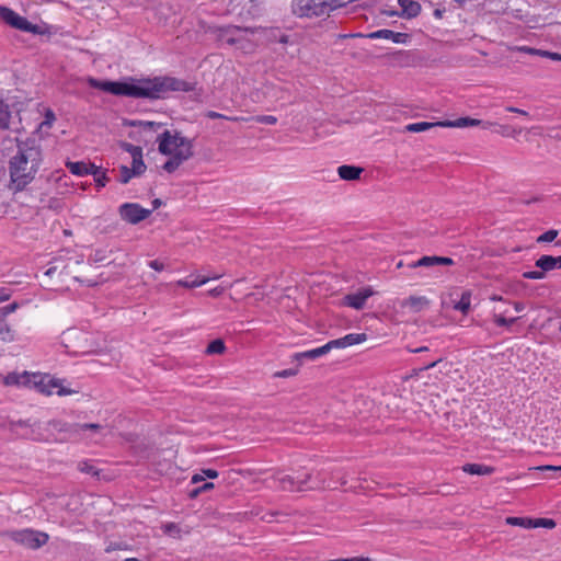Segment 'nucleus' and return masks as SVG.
<instances>
[{
	"label": "nucleus",
	"mask_w": 561,
	"mask_h": 561,
	"mask_svg": "<svg viewBox=\"0 0 561 561\" xmlns=\"http://www.w3.org/2000/svg\"><path fill=\"white\" fill-rule=\"evenodd\" d=\"M19 305L18 302H12L10 305H7L2 308H0V313L2 316V319L4 317H7L8 314L12 313L13 311H15L18 309Z\"/></svg>",
	"instance_id": "50"
},
{
	"label": "nucleus",
	"mask_w": 561,
	"mask_h": 561,
	"mask_svg": "<svg viewBox=\"0 0 561 561\" xmlns=\"http://www.w3.org/2000/svg\"><path fill=\"white\" fill-rule=\"evenodd\" d=\"M119 182L123 183V184H126L129 182V180L133 178V176H136L134 171H131V169H129L128 167L126 165H122L119 168Z\"/></svg>",
	"instance_id": "40"
},
{
	"label": "nucleus",
	"mask_w": 561,
	"mask_h": 561,
	"mask_svg": "<svg viewBox=\"0 0 561 561\" xmlns=\"http://www.w3.org/2000/svg\"><path fill=\"white\" fill-rule=\"evenodd\" d=\"M324 347L328 353L333 348H344L341 337L336 339V340L329 341L327 344H324Z\"/></svg>",
	"instance_id": "51"
},
{
	"label": "nucleus",
	"mask_w": 561,
	"mask_h": 561,
	"mask_svg": "<svg viewBox=\"0 0 561 561\" xmlns=\"http://www.w3.org/2000/svg\"><path fill=\"white\" fill-rule=\"evenodd\" d=\"M325 354H328V352H327L324 345H322V346L313 348V350L296 353V354H294L293 357L295 360H298V362H300L301 359L314 360Z\"/></svg>",
	"instance_id": "22"
},
{
	"label": "nucleus",
	"mask_w": 561,
	"mask_h": 561,
	"mask_svg": "<svg viewBox=\"0 0 561 561\" xmlns=\"http://www.w3.org/2000/svg\"><path fill=\"white\" fill-rule=\"evenodd\" d=\"M506 111L510 112V113H516V114H519V115L528 116V112H526V111H524L522 108L514 107V106H507Z\"/></svg>",
	"instance_id": "60"
},
{
	"label": "nucleus",
	"mask_w": 561,
	"mask_h": 561,
	"mask_svg": "<svg viewBox=\"0 0 561 561\" xmlns=\"http://www.w3.org/2000/svg\"><path fill=\"white\" fill-rule=\"evenodd\" d=\"M206 116L210 119H218V118H224V119H230V121H237L238 118L237 117H228L224 114H220L218 112H215V111H209L207 112Z\"/></svg>",
	"instance_id": "52"
},
{
	"label": "nucleus",
	"mask_w": 561,
	"mask_h": 561,
	"mask_svg": "<svg viewBox=\"0 0 561 561\" xmlns=\"http://www.w3.org/2000/svg\"><path fill=\"white\" fill-rule=\"evenodd\" d=\"M48 428H51L53 431L59 432V433H67L69 434V437H77L81 432L83 431H93V432H100L103 426L98 423H66L58 420L49 421L46 424L45 431H48Z\"/></svg>",
	"instance_id": "7"
},
{
	"label": "nucleus",
	"mask_w": 561,
	"mask_h": 561,
	"mask_svg": "<svg viewBox=\"0 0 561 561\" xmlns=\"http://www.w3.org/2000/svg\"><path fill=\"white\" fill-rule=\"evenodd\" d=\"M515 321H516V318L506 319L505 317H503L501 314L494 316V323L499 327H508V325L513 324Z\"/></svg>",
	"instance_id": "42"
},
{
	"label": "nucleus",
	"mask_w": 561,
	"mask_h": 561,
	"mask_svg": "<svg viewBox=\"0 0 561 561\" xmlns=\"http://www.w3.org/2000/svg\"><path fill=\"white\" fill-rule=\"evenodd\" d=\"M148 265H149L152 270H154V271H157V272H161V271H163V270H164V265H163V263H161V262H160V261H158V260H152V261H150V262L148 263Z\"/></svg>",
	"instance_id": "55"
},
{
	"label": "nucleus",
	"mask_w": 561,
	"mask_h": 561,
	"mask_svg": "<svg viewBox=\"0 0 561 561\" xmlns=\"http://www.w3.org/2000/svg\"><path fill=\"white\" fill-rule=\"evenodd\" d=\"M126 150L131 154V157L134 158V154L137 153V150L139 152V154H142V149L138 146H134L131 144H126Z\"/></svg>",
	"instance_id": "56"
},
{
	"label": "nucleus",
	"mask_w": 561,
	"mask_h": 561,
	"mask_svg": "<svg viewBox=\"0 0 561 561\" xmlns=\"http://www.w3.org/2000/svg\"><path fill=\"white\" fill-rule=\"evenodd\" d=\"M558 230L556 229H550L546 232H543L542 234H540L538 238H537V242L538 243H547V242H552L557 237H558Z\"/></svg>",
	"instance_id": "38"
},
{
	"label": "nucleus",
	"mask_w": 561,
	"mask_h": 561,
	"mask_svg": "<svg viewBox=\"0 0 561 561\" xmlns=\"http://www.w3.org/2000/svg\"><path fill=\"white\" fill-rule=\"evenodd\" d=\"M329 0H293L291 12L298 18H318L329 14Z\"/></svg>",
	"instance_id": "6"
},
{
	"label": "nucleus",
	"mask_w": 561,
	"mask_h": 561,
	"mask_svg": "<svg viewBox=\"0 0 561 561\" xmlns=\"http://www.w3.org/2000/svg\"><path fill=\"white\" fill-rule=\"evenodd\" d=\"M495 125L492 122H484L481 119H476L471 117H460L455 121H440V127H471V126H481L483 129H489L491 126Z\"/></svg>",
	"instance_id": "13"
},
{
	"label": "nucleus",
	"mask_w": 561,
	"mask_h": 561,
	"mask_svg": "<svg viewBox=\"0 0 561 561\" xmlns=\"http://www.w3.org/2000/svg\"><path fill=\"white\" fill-rule=\"evenodd\" d=\"M535 470L542 471V472H561V466H552V465H543L538 466L534 468Z\"/></svg>",
	"instance_id": "48"
},
{
	"label": "nucleus",
	"mask_w": 561,
	"mask_h": 561,
	"mask_svg": "<svg viewBox=\"0 0 561 561\" xmlns=\"http://www.w3.org/2000/svg\"><path fill=\"white\" fill-rule=\"evenodd\" d=\"M310 478V473H305L304 476L297 478L289 474H276L273 477V481L276 482L279 485V488L284 491L299 492L304 490V485L308 483Z\"/></svg>",
	"instance_id": "10"
},
{
	"label": "nucleus",
	"mask_w": 561,
	"mask_h": 561,
	"mask_svg": "<svg viewBox=\"0 0 561 561\" xmlns=\"http://www.w3.org/2000/svg\"><path fill=\"white\" fill-rule=\"evenodd\" d=\"M374 290L370 286L363 287L356 293L348 294L344 297V305L356 310H362L369 297L374 295Z\"/></svg>",
	"instance_id": "12"
},
{
	"label": "nucleus",
	"mask_w": 561,
	"mask_h": 561,
	"mask_svg": "<svg viewBox=\"0 0 561 561\" xmlns=\"http://www.w3.org/2000/svg\"><path fill=\"white\" fill-rule=\"evenodd\" d=\"M161 529L163 531L164 535L167 536H170L172 538H181V528L178 524L175 523H165L161 526Z\"/></svg>",
	"instance_id": "29"
},
{
	"label": "nucleus",
	"mask_w": 561,
	"mask_h": 561,
	"mask_svg": "<svg viewBox=\"0 0 561 561\" xmlns=\"http://www.w3.org/2000/svg\"><path fill=\"white\" fill-rule=\"evenodd\" d=\"M1 536L9 538L20 546L33 550L45 546L49 540V535L47 533L32 528L7 530L1 533Z\"/></svg>",
	"instance_id": "4"
},
{
	"label": "nucleus",
	"mask_w": 561,
	"mask_h": 561,
	"mask_svg": "<svg viewBox=\"0 0 561 561\" xmlns=\"http://www.w3.org/2000/svg\"><path fill=\"white\" fill-rule=\"evenodd\" d=\"M363 172H364V169L360 167H356V165L343 164L337 168L339 176L345 181L358 180Z\"/></svg>",
	"instance_id": "18"
},
{
	"label": "nucleus",
	"mask_w": 561,
	"mask_h": 561,
	"mask_svg": "<svg viewBox=\"0 0 561 561\" xmlns=\"http://www.w3.org/2000/svg\"><path fill=\"white\" fill-rule=\"evenodd\" d=\"M94 178L96 186L104 187L107 182L110 181L108 176L106 175V171L103 170L101 167L93 165L91 173Z\"/></svg>",
	"instance_id": "26"
},
{
	"label": "nucleus",
	"mask_w": 561,
	"mask_h": 561,
	"mask_svg": "<svg viewBox=\"0 0 561 561\" xmlns=\"http://www.w3.org/2000/svg\"><path fill=\"white\" fill-rule=\"evenodd\" d=\"M193 150L190 147L178 150L172 157L162 165V169L168 173H172L179 169V167L191 157H193Z\"/></svg>",
	"instance_id": "14"
},
{
	"label": "nucleus",
	"mask_w": 561,
	"mask_h": 561,
	"mask_svg": "<svg viewBox=\"0 0 561 561\" xmlns=\"http://www.w3.org/2000/svg\"><path fill=\"white\" fill-rule=\"evenodd\" d=\"M69 275L67 271V266L62 264V262H57L54 265L49 266L44 273L45 277H56L59 280H64V277Z\"/></svg>",
	"instance_id": "23"
},
{
	"label": "nucleus",
	"mask_w": 561,
	"mask_h": 561,
	"mask_svg": "<svg viewBox=\"0 0 561 561\" xmlns=\"http://www.w3.org/2000/svg\"><path fill=\"white\" fill-rule=\"evenodd\" d=\"M207 280H208V278H206V277L196 278L194 280L180 279L176 282V285L184 287V288H196V287H199V286L206 284Z\"/></svg>",
	"instance_id": "35"
},
{
	"label": "nucleus",
	"mask_w": 561,
	"mask_h": 561,
	"mask_svg": "<svg viewBox=\"0 0 561 561\" xmlns=\"http://www.w3.org/2000/svg\"><path fill=\"white\" fill-rule=\"evenodd\" d=\"M440 122H436V123H430V122H419V123H412V124H408L405 127H404V131H409V133H422V131H426L433 127H436V126H439Z\"/></svg>",
	"instance_id": "25"
},
{
	"label": "nucleus",
	"mask_w": 561,
	"mask_h": 561,
	"mask_svg": "<svg viewBox=\"0 0 561 561\" xmlns=\"http://www.w3.org/2000/svg\"><path fill=\"white\" fill-rule=\"evenodd\" d=\"M203 473L209 479H216L219 476L215 469H204Z\"/></svg>",
	"instance_id": "58"
},
{
	"label": "nucleus",
	"mask_w": 561,
	"mask_h": 561,
	"mask_svg": "<svg viewBox=\"0 0 561 561\" xmlns=\"http://www.w3.org/2000/svg\"><path fill=\"white\" fill-rule=\"evenodd\" d=\"M18 427H26L28 431L23 435L25 438L34 440H48V436L42 433V424L39 422L31 423L30 420L10 421L9 428L11 432H16Z\"/></svg>",
	"instance_id": "11"
},
{
	"label": "nucleus",
	"mask_w": 561,
	"mask_h": 561,
	"mask_svg": "<svg viewBox=\"0 0 561 561\" xmlns=\"http://www.w3.org/2000/svg\"><path fill=\"white\" fill-rule=\"evenodd\" d=\"M471 295L470 290L462 291L460 300L454 305V309L465 316L468 314L471 309Z\"/></svg>",
	"instance_id": "24"
},
{
	"label": "nucleus",
	"mask_w": 561,
	"mask_h": 561,
	"mask_svg": "<svg viewBox=\"0 0 561 561\" xmlns=\"http://www.w3.org/2000/svg\"><path fill=\"white\" fill-rule=\"evenodd\" d=\"M506 524L512 526H519L524 528H533V518L528 517H507Z\"/></svg>",
	"instance_id": "31"
},
{
	"label": "nucleus",
	"mask_w": 561,
	"mask_h": 561,
	"mask_svg": "<svg viewBox=\"0 0 561 561\" xmlns=\"http://www.w3.org/2000/svg\"><path fill=\"white\" fill-rule=\"evenodd\" d=\"M139 124L153 130L161 127V124L154 122H140Z\"/></svg>",
	"instance_id": "59"
},
{
	"label": "nucleus",
	"mask_w": 561,
	"mask_h": 561,
	"mask_svg": "<svg viewBox=\"0 0 561 561\" xmlns=\"http://www.w3.org/2000/svg\"><path fill=\"white\" fill-rule=\"evenodd\" d=\"M403 14L408 18H415L421 13V4L414 0H398Z\"/></svg>",
	"instance_id": "20"
},
{
	"label": "nucleus",
	"mask_w": 561,
	"mask_h": 561,
	"mask_svg": "<svg viewBox=\"0 0 561 561\" xmlns=\"http://www.w3.org/2000/svg\"><path fill=\"white\" fill-rule=\"evenodd\" d=\"M73 278H75V280L80 282V283H84V284H87V285H88V286H90V287H91V286H95V285L98 284V282H95V280L82 279V278L77 277V276H76V277H73Z\"/></svg>",
	"instance_id": "62"
},
{
	"label": "nucleus",
	"mask_w": 561,
	"mask_h": 561,
	"mask_svg": "<svg viewBox=\"0 0 561 561\" xmlns=\"http://www.w3.org/2000/svg\"><path fill=\"white\" fill-rule=\"evenodd\" d=\"M444 13H445V9H444V8H443V9L437 8V9H435V10H434V12H433V14H434V16H435L436 19H442V18H443V15H444Z\"/></svg>",
	"instance_id": "63"
},
{
	"label": "nucleus",
	"mask_w": 561,
	"mask_h": 561,
	"mask_svg": "<svg viewBox=\"0 0 561 561\" xmlns=\"http://www.w3.org/2000/svg\"><path fill=\"white\" fill-rule=\"evenodd\" d=\"M91 84L114 95L150 100L162 99L170 91L190 92L193 90L190 82L172 77H156L131 83L92 79Z\"/></svg>",
	"instance_id": "1"
},
{
	"label": "nucleus",
	"mask_w": 561,
	"mask_h": 561,
	"mask_svg": "<svg viewBox=\"0 0 561 561\" xmlns=\"http://www.w3.org/2000/svg\"><path fill=\"white\" fill-rule=\"evenodd\" d=\"M455 262L451 257L447 256H422L420 260L409 263L408 266L411 268L416 267H432L434 265H454Z\"/></svg>",
	"instance_id": "16"
},
{
	"label": "nucleus",
	"mask_w": 561,
	"mask_h": 561,
	"mask_svg": "<svg viewBox=\"0 0 561 561\" xmlns=\"http://www.w3.org/2000/svg\"><path fill=\"white\" fill-rule=\"evenodd\" d=\"M255 121L261 124L274 125L277 123V118L273 115H260L256 116Z\"/></svg>",
	"instance_id": "47"
},
{
	"label": "nucleus",
	"mask_w": 561,
	"mask_h": 561,
	"mask_svg": "<svg viewBox=\"0 0 561 561\" xmlns=\"http://www.w3.org/2000/svg\"><path fill=\"white\" fill-rule=\"evenodd\" d=\"M218 38L230 46L237 45L244 39V36L240 35V28L238 25H227L218 28Z\"/></svg>",
	"instance_id": "15"
},
{
	"label": "nucleus",
	"mask_w": 561,
	"mask_h": 561,
	"mask_svg": "<svg viewBox=\"0 0 561 561\" xmlns=\"http://www.w3.org/2000/svg\"><path fill=\"white\" fill-rule=\"evenodd\" d=\"M512 50L537 56H541L542 51V49H537L528 46H515L512 48Z\"/></svg>",
	"instance_id": "41"
},
{
	"label": "nucleus",
	"mask_w": 561,
	"mask_h": 561,
	"mask_svg": "<svg viewBox=\"0 0 561 561\" xmlns=\"http://www.w3.org/2000/svg\"><path fill=\"white\" fill-rule=\"evenodd\" d=\"M367 340L366 333H350L341 337L344 347H348L355 344L363 343Z\"/></svg>",
	"instance_id": "27"
},
{
	"label": "nucleus",
	"mask_w": 561,
	"mask_h": 561,
	"mask_svg": "<svg viewBox=\"0 0 561 561\" xmlns=\"http://www.w3.org/2000/svg\"><path fill=\"white\" fill-rule=\"evenodd\" d=\"M66 165L72 174L82 176V175L90 174L94 164L85 163L82 161H77V162L68 161L66 163Z\"/></svg>",
	"instance_id": "21"
},
{
	"label": "nucleus",
	"mask_w": 561,
	"mask_h": 561,
	"mask_svg": "<svg viewBox=\"0 0 561 561\" xmlns=\"http://www.w3.org/2000/svg\"><path fill=\"white\" fill-rule=\"evenodd\" d=\"M11 112L9 105L0 100V129H8L10 127Z\"/></svg>",
	"instance_id": "28"
},
{
	"label": "nucleus",
	"mask_w": 561,
	"mask_h": 561,
	"mask_svg": "<svg viewBox=\"0 0 561 561\" xmlns=\"http://www.w3.org/2000/svg\"><path fill=\"white\" fill-rule=\"evenodd\" d=\"M5 386H23L28 388H35L39 392L50 396L53 393L59 397L71 394L73 391L67 389L60 385V380L51 378L48 375L30 374L27 371L9 373L3 377L2 380Z\"/></svg>",
	"instance_id": "3"
},
{
	"label": "nucleus",
	"mask_w": 561,
	"mask_h": 561,
	"mask_svg": "<svg viewBox=\"0 0 561 561\" xmlns=\"http://www.w3.org/2000/svg\"><path fill=\"white\" fill-rule=\"evenodd\" d=\"M157 141L159 144V151L164 156L174 154L178 150L190 147V150H193L192 140L181 135L180 131L172 133L169 129H165L161 133Z\"/></svg>",
	"instance_id": "5"
},
{
	"label": "nucleus",
	"mask_w": 561,
	"mask_h": 561,
	"mask_svg": "<svg viewBox=\"0 0 561 561\" xmlns=\"http://www.w3.org/2000/svg\"><path fill=\"white\" fill-rule=\"evenodd\" d=\"M297 374H298V369L288 368V369L276 371L274 374V377H276V378H288V377L296 376Z\"/></svg>",
	"instance_id": "46"
},
{
	"label": "nucleus",
	"mask_w": 561,
	"mask_h": 561,
	"mask_svg": "<svg viewBox=\"0 0 561 561\" xmlns=\"http://www.w3.org/2000/svg\"><path fill=\"white\" fill-rule=\"evenodd\" d=\"M439 362H442V358L435 359V360L422 366L421 368H419V371H424V370L431 369V368L435 367Z\"/></svg>",
	"instance_id": "61"
},
{
	"label": "nucleus",
	"mask_w": 561,
	"mask_h": 561,
	"mask_svg": "<svg viewBox=\"0 0 561 561\" xmlns=\"http://www.w3.org/2000/svg\"><path fill=\"white\" fill-rule=\"evenodd\" d=\"M152 210L144 208L137 203H125L119 206L118 214L121 218L131 225L139 224L151 215Z\"/></svg>",
	"instance_id": "9"
},
{
	"label": "nucleus",
	"mask_w": 561,
	"mask_h": 561,
	"mask_svg": "<svg viewBox=\"0 0 561 561\" xmlns=\"http://www.w3.org/2000/svg\"><path fill=\"white\" fill-rule=\"evenodd\" d=\"M226 350L225 343L220 339L211 341L206 347V354H222Z\"/></svg>",
	"instance_id": "30"
},
{
	"label": "nucleus",
	"mask_w": 561,
	"mask_h": 561,
	"mask_svg": "<svg viewBox=\"0 0 561 561\" xmlns=\"http://www.w3.org/2000/svg\"><path fill=\"white\" fill-rule=\"evenodd\" d=\"M536 267L542 271H552L561 268V255L552 256V255H541L535 263Z\"/></svg>",
	"instance_id": "17"
},
{
	"label": "nucleus",
	"mask_w": 561,
	"mask_h": 561,
	"mask_svg": "<svg viewBox=\"0 0 561 561\" xmlns=\"http://www.w3.org/2000/svg\"><path fill=\"white\" fill-rule=\"evenodd\" d=\"M391 36V30L382 28L375 32H371L369 34L364 35V37L370 38V39H390Z\"/></svg>",
	"instance_id": "37"
},
{
	"label": "nucleus",
	"mask_w": 561,
	"mask_h": 561,
	"mask_svg": "<svg viewBox=\"0 0 561 561\" xmlns=\"http://www.w3.org/2000/svg\"><path fill=\"white\" fill-rule=\"evenodd\" d=\"M549 136L556 139H561V128L552 127L549 130Z\"/></svg>",
	"instance_id": "57"
},
{
	"label": "nucleus",
	"mask_w": 561,
	"mask_h": 561,
	"mask_svg": "<svg viewBox=\"0 0 561 561\" xmlns=\"http://www.w3.org/2000/svg\"><path fill=\"white\" fill-rule=\"evenodd\" d=\"M352 0H329V13L351 3Z\"/></svg>",
	"instance_id": "44"
},
{
	"label": "nucleus",
	"mask_w": 561,
	"mask_h": 561,
	"mask_svg": "<svg viewBox=\"0 0 561 561\" xmlns=\"http://www.w3.org/2000/svg\"><path fill=\"white\" fill-rule=\"evenodd\" d=\"M409 304L412 306V307H416L419 305H425L427 304V300L425 297H414V296H411L409 298Z\"/></svg>",
	"instance_id": "53"
},
{
	"label": "nucleus",
	"mask_w": 561,
	"mask_h": 561,
	"mask_svg": "<svg viewBox=\"0 0 561 561\" xmlns=\"http://www.w3.org/2000/svg\"><path fill=\"white\" fill-rule=\"evenodd\" d=\"M131 171H134L135 175H141L146 171V164L142 160V154H139L137 151L136 154H134Z\"/></svg>",
	"instance_id": "32"
},
{
	"label": "nucleus",
	"mask_w": 561,
	"mask_h": 561,
	"mask_svg": "<svg viewBox=\"0 0 561 561\" xmlns=\"http://www.w3.org/2000/svg\"><path fill=\"white\" fill-rule=\"evenodd\" d=\"M541 57L550 58L552 60L561 61V54L559 53H552L548 50L541 51Z\"/></svg>",
	"instance_id": "54"
},
{
	"label": "nucleus",
	"mask_w": 561,
	"mask_h": 561,
	"mask_svg": "<svg viewBox=\"0 0 561 561\" xmlns=\"http://www.w3.org/2000/svg\"><path fill=\"white\" fill-rule=\"evenodd\" d=\"M547 271H528L523 273V277L526 279H542Z\"/></svg>",
	"instance_id": "43"
},
{
	"label": "nucleus",
	"mask_w": 561,
	"mask_h": 561,
	"mask_svg": "<svg viewBox=\"0 0 561 561\" xmlns=\"http://www.w3.org/2000/svg\"><path fill=\"white\" fill-rule=\"evenodd\" d=\"M42 161V149L35 139L19 142L9 161L10 188L16 192L25 188L35 179Z\"/></svg>",
	"instance_id": "2"
},
{
	"label": "nucleus",
	"mask_w": 561,
	"mask_h": 561,
	"mask_svg": "<svg viewBox=\"0 0 561 561\" xmlns=\"http://www.w3.org/2000/svg\"><path fill=\"white\" fill-rule=\"evenodd\" d=\"M351 561H373V560L368 557H353V558H351Z\"/></svg>",
	"instance_id": "64"
},
{
	"label": "nucleus",
	"mask_w": 561,
	"mask_h": 561,
	"mask_svg": "<svg viewBox=\"0 0 561 561\" xmlns=\"http://www.w3.org/2000/svg\"><path fill=\"white\" fill-rule=\"evenodd\" d=\"M539 527L552 529L556 527V522L551 518H533V528Z\"/></svg>",
	"instance_id": "36"
},
{
	"label": "nucleus",
	"mask_w": 561,
	"mask_h": 561,
	"mask_svg": "<svg viewBox=\"0 0 561 561\" xmlns=\"http://www.w3.org/2000/svg\"><path fill=\"white\" fill-rule=\"evenodd\" d=\"M239 28H240V34L244 33V34H251V35H254V34L261 33V32H270L274 36V32L277 31V28H266V27H262V26H239Z\"/></svg>",
	"instance_id": "33"
},
{
	"label": "nucleus",
	"mask_w": 561,
	"mask_h": 561,
	"mask_svg": "<svg viewBox=\"0 0 561 561\" xmlns=\"http://www.w3.org/2000/svg\"><path fill=\"white\" fill-rule=\"evenodd\" d=\"M0 19L11 27L16 30L28 32L32 34L39 33V26L31 23L27 19L19 15L15 11L8 7L0 5Z\"/></svg>",
	"instance_id": "8"
},
{
	"label": "nucleus",
	"mask_w": 561,
	"mask_h": 561,
	"mask_svg": "<svg viewBox=\"0 0 561 561\" xmlns=\"http://www.w3.org/2000/svg\"><path fill=\"white\" fill-rule=\"evenodd\" d=\"M78 469L87 474L99 476V470L89 461H81L78 463Z\"/></svg>",
	"instance_id": "39"
},
{
	"label": "nucleus",
	"mask_w": 561,
	"mask_h": 561,
	"mask_svg": "<svg viewBox=\"0 0 561 561\" xmlns=\"http://www.w3.org/2000/svg\"><path fill=\"white\" fill-rule=\"evenodd\" d=\"M463 472L469 474H478V476H490L495 469L491 466H485L482 463H466L462 467Z\"/></svg>",
	"instance_id": "19"
},
{
	"label": "nucleus",
	"mask_w": 561,
	"mask_h": 561,
	"mask_svg": "<svg viewBox=\"0 0 561 561\" xmlns=\"http://www.w3.org/2000/svg\"><path fill=\"white\" fill-rule=\"evenodd\" d=\"M408 38H409V34H407V33L391 31L390 39L393 43H398V44L405 43L408 41Z\"/></svg>",
	"instance_id": "45"
},
{
	"label": "nucleus",
	"mask_w": 561,
	"mask_h": 561,
	"mask_svg": "<svg viewBox=\"0 0 561 561\" xmlns=\"http://www.w3.org/2000/svg\"><path fill=\"white\" fill-rule=\"evenodd\" d=\"M55 119H56L55 113L48 108L45 113V119L41 124V126L50 127L53 125V123L55 122Z\"/></svg>",
	"instance_id": "49"
},
{
	"label": "nucleus",
	"mask_w": 561,
	"mask_h": 561,
	"mask_svg": "<svg viewBox=\"0 0 561 561\" xmlns=\"http://www.w3.org/2000/svg\"><path fill=\"white\" fill-rule=\"evenodd\" d=\"M0 340L4 342L13 340L12 331L4 319H0Z\"/></svg>",
	"instance_id": "34"
}]
</instances>
